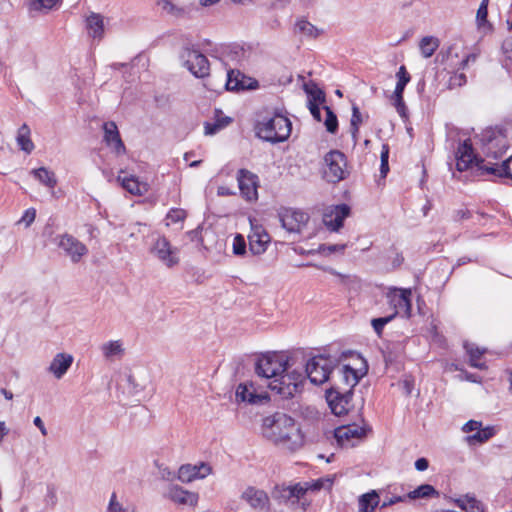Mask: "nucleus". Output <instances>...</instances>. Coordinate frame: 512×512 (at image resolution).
<instances>
[{"label":"nucleus","mask_w":512,"mask_h":512,"mask_svg":"<svg viewBox=\"0 0 512 512\" xmlns=\"http://www.w3.org/2000/svg\"><path fill=\"white\" fill-rule=\"evenodd\" d=\"M262 433L268 440L289 449H294L302 442L299 425L292 417L281 412L263 419Z\"/></svg>","instance_id":"nucleus-1"},{"label":"nucleus","mask_w":512,"mask_h":512,"mask_svg":"<svg viewBox=\"0 0 512 512\" xmlns=\"http://www.w3.org/2000/svg\"><path fill=\"white\" fill-rule=\"evenodd\" d=\"M256 136L270 143L286 141L292 130V123L281 113L274 112L259 116L254 126Z\"/></svg>","instance_id":"nucleus-2"},{"label":"nucleus","mask_w":512,"mask_h":512,"mask_svg":"<svg viewBox=\"0 0 512 512\" xmlns=\"http://www.w3.org/2000/svg\"><path fill=\"white\" fill-rule=\"evenodd\" d=\"M304 382L303 373L293 370L279 374L270 380L267 386L282 399H290L302 391Z\"/></svg>","instance_id":"nucleus-3"},{"label":"nucleus","mask_w":512,"mask_h":512,"mask_svg":"<svg viewBox=\"0 0 512 512\" xmlns=\"http://www.w3.org/2000/svg\"><path fill=\"white\" fill-rule=\"evenodd\" d=\"M356 361L359 362V367L344 364L337 368V372L332 374L333 385L331 387H338L343 390L348 389L353 392V388L368 371V366L363 358L357 355Z\"/></svg>","instance_id":"nucleus-4"},{"label":"nucleus","mask_w":512,"mask_h":512,"mask_svg":"<svg viewBox=\"0 0 512 512\" xmlns=\"http://www.w3.org/2000/svg\"><path fill=\"white\" fill-rule=\"evenodd\" d=\"M335 367L331 357L317 355L309 359L305 365L306 376L315 385H321L330 379Z\"/></svg>","instance_id":"nucleus-5"},{"label":"nucleus","mask_w":512,"mask_h":512,"mask_svg":"<svg viewBox=\"0 0 512 512\" xmlns=\"http://www.w3.org/2000/svg\"><path fill=\"white\" fill-rule=\"evenodd\" d=\"M326 168L323 172L324 179L329 183H338L346 178L347 160L344 153L339 150H331L324 156Z\"/></svg>","instance_id":"nucleus-6"},{"label":"nucleus","mask_w":512,"mask_h":512,"mask_svg":"<svg viewBox=\"0 0 512 512\" xmlns=\"http://www.w3.org/2000/svg\"><path fill=\"white\" fill-rule=\"evenodd\" d=\"M289 368L290 364L287 357L284 355L272 354L258 359L255 366V372L258 376L270 381L279 374L288 371Z\"/></svg>","instance_id":"nucleus-7"},{"label":"nucleus","mask_w":512,"mask_h":512,"mask_svg":"<svg viewBox=\"0 0 512 512\" xmlns=\"http://www.w3.org/2000/svg\"><path fill=\"white\" fill-rule=\"evenodd\" d=\"M150 253L165 267L171 269L180 263L179 249L165 236H159L150 247Z\"/></svg>","instance_id":"nucleus-8"},{"label":"nucleus","mask_w":512,"mask_h":512,"mask_svg":"<svg viewBox=\"0 0 512 512\" xmlns=\"http://www.w3.org/2000/svg\"><path fill=\"white\" fill-rule=\"evenodd\" d=\"M411 289L392 287L386 293L388 304L393 308L395 317L401 314L409 318L411 316Z\"/></svg>","instance_id":"nucleus-9"},{"label":"nucleus","mask_w":512,"mask_h":512,"mask_svg":"<svg viewBox=\"0 0 512 512\" xmlns=\"http://www.w3.org/2000/svg\"><path fill=\"white\" fill-rule=\"evenodd\" d=\"M55 242L73 263L80 262L82 257L88 254L87 246L68 233L58 235Z\"/></svg>","instance_id":"nucleus-10"},{"label":"nucleus","mask_w":512,"mask_h":512,"mask_svg":"<svg viewBox=\"0 0 512 512\" xmlns=\"http://www.w3.org/2000/svg\"><path fill=\"white\" fill-rule=\"evenodd\" d=\"M353 392L348 389L343 390L338 387H331L326 391V400L331 411L341 416L346 414L351 408Z\"/></svg>","instance_id":"nucleus-11"},{"label":"nucleus","mask_w":512,"mask_h":512,"mask_svg":"<svg viewBox=\"0 0 512 512\" xmlns=\"http://www.w3.org/2000/svg\"><path fill=\"white\" fill-rule=\"evenodd\" d=\"M185 67L197 78L209 75V62L204 54L194 49H186L183 53Z\"/></svg>","instance_id":"nucleus-12"},{"label":"nucleus","mask_w":512,"mask_h":512,"mask_svg":"<svg viewBox=\"0 0 512 512\" xmlns=\"http://www.w3.org/2000/svg\"><path fill=\"white\" fill-rule=\"evenodd\" d=\"M279 219L282 227L288 233H300L306 225L309 216L307 213L291 208L283 209L279 212Z\"/></svg>","instance_id":"nucleus-13"},{"label":"nucleus","mask_w":512,"mask_h":512,"mask_svg":"<svg viewBox=\"0 0 512 512\" xmlns=\"http://www.w3.org/2000/svg\"><path fill=\"white\" fill-rule=\"evenodd\" d=\"M367 429L356 424L341 426L335 429L334 436L338 444L348 448L356 445L366 436Z\"/></svg>","instance_id":"nucleus-14"},{"label":"nucleus","mask_w":512,"mask_h":512,"mask_svg":"<svg viewBox=\"0 0 512 512\" xmlns=\"http://www.w3.org/2000/svg\"><path fill=\"white\" fill-rule=\"evenodd\" d=\"M249 222L251 226V232L248 235L249 251L251 254L258 256L267 250L271 239L265 229L255 223V220L250 218Z\"/></svg>","instance_id":"nucleus-15"},{"label":"nucleus","mask_w":512,"mask_h":512,"mask_svg":"<svg viewBox=\"0 0 512 512\" xmlns=\"http://www.w3.org/2000/svg\"><path fill=\"white\" fill-rule=\"evenodd\" d=\"M241 499L255 511H270V498L264 490L249 486L242 492Z\"/></svg>","instance_id":"nucleus-16"},{"label":"nucleus","mask_w":512,"mask_h":512,"mask_svg":"<svg viewBox=\"0 0 512 512\" xmlns=\"http://www.w3.org/2000/svg\"><path fill=\"white\" fill-rule=\"evenodd\" d=\"M483 149L487 156L498 157L506 147L505 136L494 130H487L481 136Z\"/></svg>","instance_id":"nucleus-17"},{"label":"nucleus","mask_w":512,"mask_h":512,"mask_svg":"<svg viewBox=\"0 0 512 512\" xmlns=\"http://www.w3.org/2000/svg\"><path fill=\"white\" fill-rule=\"evenodd\" d=\"M163 496L178 505H186L191 507H195L199 499L197 493L187 491L182 487L173 484L167 486Z\"/></svg>","instance_id":"nucleus-18"},{"label":"nucleus","mask_w":512,"mask_h":512,"mask_svg":"<svg viewBox=\"0 0 512 512\" xmlns=\"http://www.w3.org/2000/svg\"><path fill=\"white\" fill-rule=\"evenodd\" d=\"M237 402H246L253 405L264 404L268 402L267 393H257L252 383H240L235 392Z\"/></svg>","instance_id":"nucleus-19"},{"label":"nucleus","mask_w":512,"mask_h":512,"mask_svg":"<svg viewBox=\"0 0 512 512\" xmlns=\"http://www.w3.org/2000/svg\"><path fill=\"white\" fill-rule=\"evenodd\" d=\"M211 472L212 468L207 463L186 464L179 468L177 478L183 483H189L195 479H203L211 474Z\"/></svg>","instance_id":"nucleus-20"},{"label":"nucleus","mask_w":512,"mask_h":512,"mask_svg":"<svg viewBox=\"0 0 512 512\" xmlns=\"http://www.w3.org/2000/svg\"><path fill=\"white\" fill-rule=\"evenodd\" d=\"M476 161V166L479 169L478 163L482 160L478 161L473 153L472 144L469 139L463 141L459 144L456 151V168L458 171H466L468 170L473 163Z\"/></svg>","instance_id":"nucleus-21"},{"label":"nucleus","mask_w":512,"mask_h":512,"mask_svg":"<svg viewBox=\"0 0 512 512\" xmlns=\"http://www.w3.org/2000/svg\"><path fill=\"white\" fill-rule=\"evenodd\" d=\"M257 177L248 170L240 169L237 180L241 194L249 201L257 198Z\"/></svg>","instance_id":"nucleus-22"},{"label":"nucleus","mask_w":512,"mask_h":512,"mask_svg":"<svg viewBox=\"0 0 512 512\" xmlns=\"http://www.w3.org/2000/svg\"><path fill=\"white\" fill-rule=\"evenodd\" d=\"M73 361L74 357L71 354L65 352L57 353L48 366L47 371L59 380L70 369Z\"/></svg>","instance_id":"nucleus-23"},{"label":"nucleus","mask_w":512,"mask_h":512,"mask_svg":"<svg viewBox=\"0 0 512 512\" xmlns=\"http://www.w3.org/2000/svg\"><path fill=\"white\" fill-rule=\"evenodd\" d=\"M481 174H491L498 177H506L512 180V156L503 161L502 164H491L481 161L478 163Z\"/></svg>","instance_id":"nucleus-24"},{"label":"nucleus","mask_w":512,"mask_h":512,"mask_svg":"<svg viewBox=\"0 0 512 512\" xmlns=\"http://www.w3.org/2000/svg\"><path fill=\"white\" fill-rule=\"evenodd\" d=\"M103 130L106 144L112 146L116 154H123L125 152V145L121 140L116 123L112 121L104 123Z\"/></svg>","instance_id":"nucleus-25"},{"label":"nucleus","mask_w":512,"mask_h":512,"mask_svg":"<svg viewBox=\"0 0 512 512\" xmlns=\"http://www.w3.org/2000/svg\"><path fill=\"white\" fill-rule=\"evenodd\" d=\"M350 208L343 204L337 206L335 209V215H325L324 223L331 231H338L343 226L344 219L349 215Z\"/></svg>","instance_id":"nucleus-26"},{"label":"nucleus","mask_w":512,"mask_h":512,"mask_svg":"<svg viewBox=\"0 0 512 512\" xmlns=\"http://www.w3.org/2000/svg\"><path fill=\"white\" fill-rule=\"evenodd\" d=\"M249 80L239 71L231 70L226 74L225 88L228 91L245 90L250 88V85L247 84Z\"/></svg>","instance_id":"nucleus-27"},{"label":"nucleus","mask_w":512,"mask_h":512,"mask_svg":"<svg viewBox=\"0 0 512 512\" xmlns=\"http://www.w3.org/2000/svg\"><path fill=\"white\" fill-rule=\"evenodd\" d=\"M117 181L120 185L132 195L141 196L148 191V187L145 183H140L134 176L122 177L119 175Z\"/></svg>","instance_id":"nucleus-28"},{"label":"nucleus","mask_w":512,"mask_h":512,"mask_svg":"<svg viewBox=\"0 0 512 512\" xmlns=\"http://www.w3.org/2000/svg\"><path fill=\"white\" fill-rule=\"evenodd\" d=\"M16 142L19 148L26 154H30L34 150L35 145L31 140V130L26 123L19 127Z\"/></svg>","instance_id":"nucleus-29"},{"label":"nucleus","mask_w":512,"mask_h":512,"mask_svg":"<svg viewBox=\"0 0 512 512\" xmlns=\"http://www.w3.org/2000/svg\"><path fill=\"white\" fill-rule=\"evenodd\" d=\"M105 359L112 360L114 357H122L125 349L121 340H111L105 342L100 347Z\"/></svg>","instance_id":"nucleus-30"},{"label":"nucleus","mask_w":512,"mask_h":512,"mask_svg":"<svg viewBox=\"0 0 512 512\" xmlns=\"http://www.w3.org/2000/svg\"><path fill=\"white\" fill-rule=\"evenodd\" d=\"M33 176L44 186L49 189H54L57 185V178L53 171L46 167H40L31 171Z\"/></svg>","instance_id":"nucleus-31"},{"label":"nucleus","mask_w":512,"mask_h":512,"mask_svg":"<svg viewBox=\"0 0 512 512\" xmlns=\"http://www.w3.org/2000/svg\"><path fill=\"white\" fill-rule=\"evenodd\" d=\"M379 505V495L375 490L365 493L359 498V512H374Z\"/></svg>","instance_id":"nucleus-32"},{"label":"nucleus","mask_w":512,"mask_h":512,"mask_svg":"<svg viewBox=\"0 0 512 512\" xmlns=\"http://www.w3.org/2000/svg\"><path fill=\"white\" fill-rule=\"evenodd\" d=\"M87 28L93 38H101L104 32L102 17L99 14H91L87 18Z\"/></svg>","instance_id":"nucleus-33"},{"label":"nucleus","mask_w":512,"mask_h":512,"mask_svg":"<svg viewBox=\"0 0 512 512\" xmlns=\"http://www.w3.org/2000/svg\"><path fill=\"white\" fill-rule=\"evenodd\" d=\"M421 54L424 58L431 57L439 47V40L433 36L423 37L419 44Z\"/></svg>","instance_id":"nucleus-34"},{"label":"nucleus","mask_w":512,"mask_h":512,"mask_svg":"<svg viewBox=\"0 0 512 512\" xmlns=\"http://www.w3.org/2000/svg\"><path fill=\"white\" fill-rule=\"evenodd\" d=\"M304 90L308 95V102L324 103L325 93L314 83L304 85Z\"/></svg>","instance_id":"nucleus-35"},{"label":"nucleus","mask_w":512,"mask_h":512,"mask_svg":"<svg viewBox=\"0 0 512 512\" xmlns=\"http://www.w3.org/2000/svg\"><path fill=\"white\" fill-rule=\"evenodd\" d=\"M465 349L469 354L471 366L478 369H484L486 367L484 363L480 362L484 350L475 347L473 344H465Z\"/></svg>","instance_id":"nucleus-36"},{"label":"nucleus","mask_w":512,"mask_h":512,"mask_svg":"<svg viewBox=\"0 0 512 512\" xmlns=\"http://www.w3.org/2000/svg\"><path fill=\"white\" fill-rule=\"evenodd\" d=\"M494 435V429L492 427H486L479 429L473 435L467 437L468 443H484L488 441Z\"/></svg>","instance_id":"nucleus-37"},{"label":"nucleus","mask_w":512,"mask_h":512,"mask_svg":"<svg viewBox=\"0 0 512 512\" xmlns=\"http://www.w3.org/2000/svg\"><path fill=\"white\" fill-rule=\"evenodd\" d=\"M396 77H397L398 81L396 83V87H395V90L393 93L403 94L406 85L410 82V79H411L410 74L406 70L405 66L402 65L399 67V69L396 73Z\"/></svg>","instance_id":"nucleus-38"},{"label":"nucleus","mask_w":512,"mask_h":512,"mask_svg":"<svg viewBox=\"0 0 512 512\" xmlns=\"http://www.w3.org/2000/svg\"><path fill=\"white\" fill-rule=\"evenodd\" d=\"M436 490L433 486L429 484H423L416 488L415 490L409 492L406 494V497L409 499H419V498H426L433 494H436Z\"/></svg>","instance_id":"nucleus-39"},{"label":"nucleus","mask_w":512,"mask_h":512,"mask_svg":"<svg viewBox=\"0 0 512 512\" xmlns=\"http://www.w3.org/2000/svg\"><path fill=\"white\" fill-rule=\"evenodd\" d=\"M296 29L303 35L311 38H316L319 35V30L313 24L304 19L297 21Z\"/></svg>","instance_id":"nucleus-40"},{"label":"nucleus","mask_w":512,"mask_h":512,"mask_svg":"<svg viewBox=\"0 0 512 512\" xmlns=\"http://www.w3.org/2000/svg\"><path fill=\"white\" fill-rule=\"evenodd\" d=\"M459 503L466 512H483L481 503L474 497L466 496L464 499L459 500Z\"/></svg>","instance_id":"nucleus-41"},{"label":"nucleus","mask_w":512,"mask_h":512,"mask_svg":"<svg viewBox=\"0 0 512 512\" xmlns=\"http://www.w3.org/2000/svg\"><path fill=\"white\" fill-rule=\"evenodd\" d=\"M502 51L504 54V67L512 71V36L504 40L502 44Z\"/></svg>","instance_id":"nucleus-42"},{"label":"nucleus","mask_w":512,"mask_h":512,"mask_svg":"<svg viewBox=\"0 0 512 512\" xmlns=\"http://www.w3.org/2000/svg\"><path fill=\"white\" fill-rule=\"evenodd\" d=\"M325 111H326V119H325V127L327 129V131L329 133H336L337 130H338V120H337V116L335 115V113L331 110L330 107L328 106H325L324 107Z\"/></svg>","instance_id":"nucleus-43"},{"label":"nucleus","mask_w":512,"mask_h":512,"mask_svg":"<svg viewBox=\"0 0 512 512\" xmlns=\"http://www.w3.org/2000/svg\"><path fill=\"white\" fill-rule=\"evenodd\" d=\"M186 216H187V213L184 209L172 208L166 215V220H167L166 225L169 226L170 224L183 222L185 220Z\"/></svg>","instance_id":"nucleus-44"},{"label":"nucleus","mask_w":512,"mask_h":512,"mask_svg":"<svg viewBox=\"0 0 512 512\" xmlns=\"http://www.w3.org/2000/svg\"><path fill=\"white\" fill-rule=\"evenodd\" d=\"M393 105L396 108L398 114L402 119L408 118V109L406 107V104L403 99V94L400 93H393L392 95Z\"/></svg>","instance_id":"nucleus-45"},{"label":"nucleus","mask_w":512,"mask_h":512,"mask_svg":"<svg viewBox=\"0 0 512 512\" xmlns=\"http://www.w3.org/2000/svg\"><path fill=\"white\" fill-rule=\"evenodd\" d=\"M395 318V314H390L385 317L374 318L371 321V325L378 336H381L382 331L386 324L391 322Z\"/></svg>","instance_id":"nucleus-46"},{"label":"nucleus","mask_w":512,"mask_h":512,"mask_svg":"<svg viewBox=\"0 0 512 512\" xmlns=\"http://www.w3.org/2000/svg\"><path fill=\"white\" fill-rule=\"evenodd\" d=\"M388 159H389V146H388V144H383L381 154H380V161H381L380 174H381V177H383V178H385L389 172Z\"/></svg>","instance_id":"nucleus-47"},{"label":"nucleus","mask_w":512,"mask_h":512,"mask_svg":"<svg viewBox=\"0 0 512 512\" xmlns=\"http://www.w3.org/2000/svg\"><path fill=\"white\" fill-rule=\"evenodd\" d=\"M231 122V119L229 117H225L221 120H217L215 123L205 124V134L206 135H213L216 132H218L220 129L224 128L226 125H228Z\"/></svg>","instance_id":"nucleus-48"},{"label":"nucleus","mask_w":512,"mask_h":512,"mask_svg":"<svg viewBox=\"0 0 512 512\" xmlns=\"http://www.w3.org/2000/svg\"><path fill=\"white\" fill-rule=\"evenodd\" d=\"M233 253L236 256H243L246 253V241L243 235L236 234L233 240Z\"/></svg>","instance_id":"nucleus-49"},{"label":"nucleus","mask_w":512,"mask_h":512,"mask_svg":"<svg viewBox=\"0 0 512 512\" xmlns=\"http://www.w3.org/2000/svg\"><path fill=\"white\" fill-rule=\"evenodd\" d=\"M59 0H31L30 8L33 10H50L52 9Z\"/></svg>","instance_id":"nucleus-50"},{"label":"nucleus","mask_w":512,"mask_h":512,"mask_svg":"<svg viewBox=\"0 0 512 512\" xmlns=\"http://www.w3.org/2000/svg\"><path fill=\"white\" fill-rule=\"evenodd\" d=\"M274 497L284 501L293 499V490L290 486H277L275 488Z\"/></svg>","instance_id":"nucleus-51"},{"label":"nucleus","mask_w":512,"mask_h":512,"mask_svg":"<svg viewBox=\"0 0 512 512\" xmlns=\"http://www.w3.org/2000/svg\"><path fill=\"white\" fill-rule=\"evenodd\" d=\"M397 386L406 396H410L414 388V379L410 376L405 377L397 383Z\"/></svg>","instance_id":"nucleus-52"},{"label":"nucleus","mask_w":512,"mask_h":512,"mask_svg":"<svg viewBox=\"0 0 512 512\" xmlns=\"http://www.w3.org/2000/svg\"><path fill=\"white\" fill-rule=\"evenodd\" d=\"M157 5L167 14L177 15L181 12V9L177 8L170 0H157Z\"/></svg>","instance_id":"nucleus-53"},{"label":"nucleus","mask_w":512,"mask_h":512,"mask_svg":"<svg viewBox=\"0 0 512 512\" xmlns=\"http://www.w3.org/2000/svg\"><path fill=\"white\" fill-rule=\"evenodd\" d=\"M466 81V75L464 73L456 72L450 76L448 81V87L449 89L461 87L466 83Z\"/></svg>","instance_id":"nucleus-54"},{"label":"nucleus","mask_w":512,"mask_h":512,"mask_svg":"<svg viewBox=\"0 0 512 512\" xmlns=\"http://www.w3.org/2000/svg\"><path fill=\"white\" fill-rule=\"evenodd\" d=\"M346 248V244H322L319 250L324 255H330L335 252H343Z\"/></svg>","instance_id":"nucleus-55"},{"label":"nucleus","mask_w":512,"mask_h":512,"mask_svg":"<svg viewBox=\"0 0 512 512\" xmlns=\"http://www.w3.org/2000/svg\"><path fill=\"white\" fill-rule=\"evenodd\" d=\"M36 218V210L34 208L27 209L21 219L18 221V224H24L25 227H29Z\"/></svg>","instance_id":"nucleus-56"},{"label":"nucleus","mask_w":512,"mask_h":512,"mask_svg":"<svg viewBox=\"0 0 512 512\" xmlns=\"http://www.w3.org/2000/svg\"><path fill=\"white\" fill-rule=\"evenodd\" d=\"M332 485V480L327 479H318L312 483H308L309 490L318 491L324 487H330Z\"/></svg>","instance_id":"nucleus-57"},{"label":"nucleus","mask_w":512,"mask_h":512,"mask_svg":"<svg viewBox=\"0 0 512 512\" xmlns=\"http://www.w3.org/2000/svg\"><path fill=\"white\" fill-rule=\"evenodd\" d=\"M488 9L484 6H479L476 14V21L479 27H483L488 24L487 21Z\"/></svg>","instance_id":"nucleus-58"},{"label":"nucleus","mask_w":512,"mask_h":512,"mask_svg":"<svg viewBox=\"0 0 512 512\" xmlns=\"http://www.w3.org/2000/svg\"><path fill=\"white\" fill-rule=\"evenodd\" d=\"M290 487L291 490H293V498H295L296 500L304 496V494L309 490L308 483H305L304 485L301 483H297Z\"/></svg>","instance_id":"nucleus-59"},{"label":"nucleus","mask_w":512,"mask_h":512,"mask_svg":"<svg viewBox=\"0 0 512 512\" xmlns=\"http://www.w3.org/2000/svg\"><path fill=\"white\" fill-rule=\"evenodd\" d=\"M406 498H407L406 495H403V496H388V495H386L382 501L380 508L383 509V508H386L393 504H396L398 502H403V501H405Z\"/></svg>","instance_id":"nucleus-60"},{"label":"nucleus","mask_w":512,"mask_h":512,"mask_svg":"<svg viewBox=\"0 0 512 512\" xmlns=\"http://www.w3.org/2000/svg\"><path fill=\"white\" fill-rule=\"evenodd\" d=\"M362 123V115L357 105L352 106V117H351V126H360Z\"/></svg>","instance_id":"nucleus-61"},{"label":"nucleus","mask_w":512,"mask_h":512,"mask_svg":"<svg viewBox=\"0 0 512 512\" xmlns=\"http://www.w3.org/2000/svg\"><path fill=\"white\" fill-rule=\"evenodd\" d=\"M482 424L479 421L476 420H469L467 423L464 424L462 430L466 433L477 431L481 428Z\"/></svg>","instance_id":"nucleus-62"},{"label":"nucleus","mask_w":512,"mask_h":512,"mask_svg":"<svg viewBox=\"0 0 512 512\" xmlns=\"http://www.w3.org/2000/svg\"><path fill=\"white\" fill-rule=\"evenodd\" d=\"M109 512H122V506L121 504L116 500V495L112 494L109 506H108Z\"/></svg>","instance_id":"nucleus-63"},{"label":"nucleus","mask_w":512,"mask_h":512,"mask_svg":"<svg viewBox=\"0 0 512 512\" xmlns=\"http://www.w3.org/2000/svg\"><path fill=\"white\" fill-rule=\"evenodd\" d=\"M33 423L40 430V432L43 436H46L48 434L47 429H46L41 417H39V416L35 417L33 420Z\"/></svg>","instance_id":"nucleus-64"}]
</instances>
